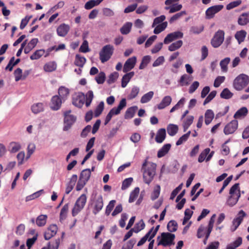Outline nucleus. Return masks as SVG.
<instances>
[{
    "label": "nucleus",
    "mask_w": 249,
    "mask_h": 249,
    "mask_svg": "<svg viewBox=\"0 0 249 249\" xmlns=\"http://www.w3.org/2000/svg\"><path fill=\"white\" fill-rule=\"evenodd\" d=\"M77 180V176L73 175L70 178V181L66 184L65 193L69 194L73 189L75 183Z\"/></svg>",
    "instance_id": "obj_18"
},
{
    "label": "nucleus",
    "mask_w": 249,
    "mask_h": 249,
    "mask_svg": "<svg viewBox=\"0 0 249 249\" xmlns=\"http://www.w3.org/2000/svg\"><path fill=\"white\" fill-rule=\"evenodd\" d=\"M238 121L236 120H232L224 128V133L225 135L233 133L238 127Z\"/></svg>",
    "instance_id": "obj_11"
},
{
    "label": "nucleus",
    "mask_w": 249,
    "mask_h": 249,
    "mask_svg": "<svg viewBox=\"0 0 249 249\" xmlns=\"http://www.w3.org/2000/svg\"><path fill=\"white\" fill-rule=\"evenodd\" d=\"M167 228L168 231L171 232L176 231L178 229L177 222L173 220L170 221L167 224Z\"/></svg>",
    "instance_id": "obj_43"
},
{
    "label": "nucleus",
    "mask_w": 249,
    "mask_h": 249,
    "mask_svg": "<svg viewBox=\"0 0 249 249\" xmlns=\"http://www.w3.org/2000/svg\"><path fill=\"white\" fill-rule=\"evenodd\" d=\"M119 77V73L117 72H113L111 73L107 80V83L109 84L113 83L115 82V81Z\"/></svg>",
    "instance_id": "obj_59"
},
{
    "label": "nucleus",
    "mask_w": 249,
    "mask_h": 249,
    "mask_svg": "<svg viewBox=\"0 0 249 249\" xmlns=\"http://www.w3.org/2000/svg\"><path fill=\"white\" fill-rule=\"evenodd\" d=\"M106 79V74L104 72L101 71L96 77L95 80L98 84H102Z\"/></svg>",
    "instance_id": "obj_55"
},
{
    "label": "nucleus",
    "mask_w": 249,
    "mask_h": 249,
    "mask_svg": "<svg viewBox=\"0 0 249 249\" xmlns=\"http://www.w3.org/2000/svg\"><path fill=\"white\" fill-rule=\"evenodd\" d=\"M48 216L46 214L39 215L36 219V224L39 227L44 226L47 222Z\"/></svg>",
    "instance_id": "obj_38"
},
{
    "label": "nucleus",
    "mask_w": 249,
    "mask_h": 249,
    "mask_svg": "<svg viewBox=\"0 0 249 249\" xmlns=\"http://www.w3.org/2000/svg\"><path fill=\"white\" fill-rule=\"evenodd\" d=\"M238 23L241 26H245L249 23V12L242 13L238 18Z\"/></svg>",
    "instance_id": "obj_22"
},
{
    "label": "nucleus",
    "mask_w": 249,
    "mask_h": 249,
    "mask_svg": "<svg viewBox=\"0 0 249 249\" xmlns=\"http://www.w3.org/2000/svg\"><path fill=\"white\" fill-rule=\"evenodd\" d=\"M229 194L226 203L228 206L232 207L237 203L241 196L239 183H235L231 186L230 189Z\"/></svg>",
    "instance_id": "obj_2"
},
{
    "label": "nucleus",
    "mask_w": 249,
    "mask_h": 249,
    "mask_svg": "<svg viewBox=\"0 0 249 249\" xmlns=\"http://www.w3.org/2000/svg\"><path fill=\"white\" fill-rule=\"evenodd\" d=\"M56 68V63L54 61H50L44 65L43 69L45 71L50 72L54 71Z\"/></svg>",
    "instance_id": "obj_28"
},
{
    "label": "nucleus",
    "mask_w": 249,
    "mask_h": 249,
    "mask_svg": "<svg viewBox=\"0 0 249 249\" xmlns=\"http://www.w3.org/2000/svg\"><path fill=\"white\" fill-rule=\"evenodd\" d=\"M68 211L69 204L67 203L65 204L61 210L59 217V220L61 222H62L63 220L66 219L67 216Z\"/></svg>",
    "instance_id": "obj_34"
},
{
    "label": "nucleus",
    "mask_w": 249,
    "mask_h": 249,
    "mask_svg": "<svg viewBox=\"0 0 249 249\" xmlns=\"http://www.w3.org/2000/svg\"><path fill=\"white\" fill-rule=\"evenodd\" d=\"M63 100L58 95L53 96L51 99L50 107L53 110H57L61 107Z\"/></svg>",
    "instance_id": "obj_15"
},
{
    "label": "nucleus",
    "mask_w": 249,
    "mask_h": 249,
    "mask_svg": "<svg viewBox=\"0 0 249 249\" xmlns=\"http://www.w3.org/2000/svg\"><path fill=\"white\" fill-rule=\"evenodd\" d=\"M154 95L153 91H149L146 94H144L141 99L142 103H146L149 102L153 97Z\"/></svg>",
    "instance_id": "obj_48"
},
{
    "label": "nucleus",
    "mask_w": 249,
    "mask_h": 249,
    "mask_svg": "<svg viewBox=\"0 0 249 249\" xmlns=\"http://www.w3.org/2000/svg\"><path fill=\"white\" fill-rule=\"evenodd\" d=\"M134 75V72L133 71H131L125 74L123 76L122 79V87L123 88H125L127 86L128 82L130 81V79L133 77Z\"/></svg>",
    "instance_id": "obj_26"
},
{
    "label": "nucleus",
    "mask_w": 249,
    "mask_h": 249,
    "mask_svg": "<svg viewBox=\"0 0 249 249\" xmlns=\"http://www.w3.org/2000/svg\"><path fill=\"white\" fill-rule=\"evenodd\" d=\"M112 45L107 44L103 47L99 53L100 59L102 63L107 61L111 57L114 52Z\"/></svg>",
    "instance_id": "obj_5"
},
{
    "label": "nucleus",
    "mask_w": 249,
    "mask_h": 249,
    "mask_svg": "<svg viewBox=\"0 0 249 249\" xmlns=\"http://www.w3.org/2000/svg\"><path fill=\"white\" fill-rule=\"evenodd\" d=\"M145 227V224L142 219H141L139 222L136 223L134 227L132 229L135 233H138Z\"/></svg>",
    "instance_id": "obj_47"
},
{
    "label": "nucleus",
    "mask_w": 249,
    "mask_h": 249,
    "mask_svg": "<svg viewBox=\"0 0 249 249\" xmlns=\"http://www.w3.org/2000/svg\"><path fill=\"white\" fill-rule=\"evenodd\" d=\"M89 205H91L92 208V213L94 215H96L102 210L104 206V201L102 196L99 195L94 198L91 197Z\"/></svg>",
    "instance_id": "obj_4"
},
{
    "label": "nucleus",
    "mask_w": 249,
    "mask_h": 249,
    "mask_svg": "<svg viewBox=\"0 0 249 249\" xmlns=\"http://www.w3.org/2000/svg\"><path fill=\"white\" fill-rule=\"evenodd\" d=\"M59 96L63 101H65L70 93L69 89L63 86H61L58 91Z\"/></svg>",
    "instance_id": "obj_25"
},
{
    "label": "nucleus",
    "mask_w": 249,
    "mask_h": 249,
    "mask_svg": "<svg viewBox=\"0 0 249 249\" xmlns=\"http://www.w3.org/2000/svg\"><path fill=\"white\" fill-rule=\"evenodd\" d=\"M70 30L69 25L64 23L60 24L57 28V35L60 36L64 37L67 35Z\"/></svg>",
    "instance_id": "obj_20"
},
{
    "label": "nucleus",
    "mask_w": 249,
    "mask_h": 249,
    "mask_svg": "<svg viewBox=\"0 0 249 249\" xmlns=\"http://www.w3.org/2000/svg\"><path fill=\"white\" fill-rule=\"evenodd\" d=\"M137 61L136 57L133 56L128 58L125 62L123 67V72H127L131 70L135 66Z\"/></svg>",
    "instance_id": "obj_17"
},
{
    "label": "nucleus",
    "mask_w": 249,
    "mask_h": 249,
    "mask_svg": "<svg viewBox=\"0 0 249 249\" xmlns=\"http://www.w3.org/2000/svg\"><path fill=\"white\" fill-rule=\"evenodd\" d=\"M183 34L180 31L174 32L167 35L164 39V43L165 44H169L172 41L183 37Z\"/></svg>",
    "instance_id": "obj_12"
},
{
    "label": "nucleus",
    "mask_w": 249,
    "mask_h": 249,
    "mask_svg": "<svg viewBox=\"0 0 249 249\" xmlns=\"http://www.w3.org/2000/svg\"><path fill=\"white\" fill-rule=\"evenodd\" d=\"M248 112V110L246 107H242L235 112L233 117L235 119L244 117L247 115Z\"/></svg>",
    "instance_id": "obj_30"
},
{
    "label": "nucleus",
    "mask_w": 249,
    "mask_h": 249,
    "mask_svg": "<svg viewBox=\"0 0 249 249\" xmlns=\"http://www.w3.org/2000/svg\"><path fill=\"white\" fill-rule=\"evenodd\" d=\"M247 35V32L244 30L237 31L235 34V38L237 39L239 44L243 42Z\"/></svg>",
    "instance_id": "obj_35"
},
{
    "label": "nucleus",
    "mask_w": 249,
    "mask_h": 249,
    "mask_svg": "<svg viewBox=\"0 0 249 249\" xmlns=\"http://www.w3.org/2000/svg\"><path fill=\"white\" fill-rule=\"evenodd\" d=\"M189 79L190 77L187 74H185L182 75L178 82L180 86H184L188 85L190 81Z\"/></svg>",
    "instance_id": "obj_46"
},
{
    "label": "nucleus",
    "mask_w": 249,
    "mask_h": 249,
    "mask_svg": "<svg viewBox=\"0 0 249 249\" xmlns=\"http://www.w3.org/2000/svg\"><path fill=\"white\" fill-rule=\"evenodd\" d=\"M126 106V101L125 98H123L120 102L117 107L112 108L109 111L113 115H118L120 114L121 110Z\"/></svg>",
    "instance_id": "obj_19"
},
{
    "label": "nucleus",
    "mask_w": 249,
    "mask_h": 249,
    "mask_svg": "<svg viewBox=\"0 0 249 249\" xmlns=\"http://www.w3.org/2000/svg\"><path fill=\"white\" fill-rule=\"evenodd\" d=\"M139 91L140 89L136 86H134L132 87L131 92L128 96V99L131 100L135 98L138 95Z\"/></svg>",
    "instance_id": "obj_53"
},
{
    "label": "nucleus",
    "mask_w": 249,
    "mask_h": 249,
    "mask_svg": "<svg viewBox=\"0 0 249 249\" xmlns=\"http://www.w3.org/2000/svg\"><path fill=\"white\" fill-rule=\"evenodd\" d=\"M225 80V77L224 76H219L216 78L214 80L213 86L215 88H218L220 86L221 83L224 82Z\"/></svg>",
    "instance_id": "obj_64"
},
{
    "label": "nucleus",
    "mask_w": 249,
    "mask_h": 249,
    "mask_svg": "<svg viewBox=\"0 0 249 249\" xmlns=\"http://www.w3.org/2000/svg\"><path fill=\"white\" fill-rule=\"evenodd\" d=\"M171 147L170 143L164 144L158 151L157 156L158 158H161L164 156L169 151Z\"/></svg>",
    "instance_id": "obj_27"
},
{
    "label": "nucleus",
    "mask_w": 249,
    "mask_h": 249,
    "mask_svg": "<svg viewBox=\"0 0 249 249\" xmlns=\"http://www.w3.org/2000/svg\"><path fill=\"white\" fill-rule=\"evenodd\" d=\"M178 130V126L174 124H169L167 127V133L171 136L175 135L177 133Z\"/></svg>",
    "instance_id": "obj_36"
},
{
    "label": "nucleus",
    "mask_w": 249,
    "mask_h": 249,
    "mask_svg": "<svg viewBox=\"0 0 249 249\" xmlns=\"http://www.w3.org/2000/svg\"><path fill=\"white\" fill-rule=\"evenodd\" d=\"M175 235L170 232H162L161 234L160 240L158 242V245H162L164 247L170 246L174 245V242Z\"/></svg>",
    "instance_id": "obj_7"
},
{
    "label": "nucleus",
    "mask_w": 249,
    "mask_h": 249,
    "mask_svg": "<svg viewBox=\"0 0 249 249\" xmlns=\"http://www.w3.org/2000/svg\"><path fill=\"white\" fill-rule=\"evenodd\" d=\"M104 108V103L101 101L97 106L94 110V116L96 117H98L101 115Z\"/></svg>",
    "instance_id": "obj_51"
},
{
    "label": "nucleus",
    "mask_w": 249,
    "mask_h": 249,
    "mask_svg": "<svg viewBox=\"0 0 249 249\" xmlns=\"http://www.w3.org/2000/svg\"><path fill=\"white\" fill-rule=\"evenodd\" d=\"M71 110H69L64 112V131L69 130L76 120V117L71 114Z\"/></svg>",
    "instance_id": "obj_8"
},
{
    "label": "nucleus",
    "mask_w": 249,
    "mask_h": 249,
    "mask_svg": "<svg viewBox=\"0 0 249 249\" xmlns=\"http://www.w3.org/2000/svg\"><path fill=\"white\" fill-rule=\"evenodd\" d=\"M136 242V240L134 238H132L127 242L123 246L122 249H132Z\"/></svg>",
    "instance_id": "obj_58"
},
{
    "label": "nucleus",
    "mask_w": 249,
    "mask_h": 249,
    "mask_svg": "<svg viewBox=\"0 0 249 249\" xmlns=\"http://www.w3.org/2000/svg\"><path fill=\"white\" fill-rule=\"evenodd\" d=\"M224 6L223 5H216L208 8L206 11V17L208 19L212 18L214 15L220 11Z\"/></svg>",
    "instance_id": "obj_10"
},
{
    "label": "nucleus",
    "mask_w": 249,
    "mask_h": 249,
    "mask_svg": "<svg viewBox=\"0 0 249 249\" xmlns=\"http://www.w3.org/2000/svg\"><path fill=\"white\" fill-rule=\"evenodd\" d=\"M85 96L83 93H78L72 99V104L78 107H81L85 103Z\"/></svg>",
    "instance_id": "obj_14"
},
{
    "label": "nucleus",
    "mask_w": 249,
    "mask_h": 249,
    "mask_svg": "<svg viewBox=\"0 0 249 249\" xmlns=\"http://www.w3.org/2000/svg\"><path fill=\"white\" fill-rule=\"evenodd\" d=\"M167 22L164 21L161 24H158L154 30V33L155 34H159L163 31H164L167 26Z\"/></svg>",
    "instance_id": "obj_40"
},
{
    "label": "nucleus",
    "mask_w": 249,
    "mask_h": 249,
    "mask_svg": "<svg viewBox=\"0 0 249 249\" xmlns=\"http://www.w3.org/2000/svg\"><path fill=\"white\" fill-rule=\"evenodd\" d=\"M93 93L92 92V91L91 90H89L88 91V92L87 93V94H86V98H85V104H86V107H89V105H90L92 100H93Z\"/></svg>",
    "instance_id": "obj_54"
},
{
    "label": "nucleus",
    "mask_w": 249,
    "mask_h": 249,
    "mask_svg": "<svg viewBox=\"0 0 249 249\" xmlns=\"http://www.w3.org/2000/svg\"><path fill=\"white\" fill-rule=\"evenodd\" d=\"M233 93L228 89H224L220 93V97L225 99H229L233 96Z\"/></svg>",
    "instance_id": "obj_42"
},
{
    "label": "nucleus",
    "mask_w": 249,
    "mask_h": 249,
    "mask_svg": "<svg viewBox=\"0 0 249 249\" xmlns=\"http://www.w3.org/2000/svg\"><path fill=\"white\" fill-rule=\"evenodd\" d=\"M156 164L147 162L146 160L143 163L142 171V172L143 181L145 183L149 184L153 180L156 174Z\"/></svg>",
    "instance_id": "obj_1"
},
{
    "label": "nucleus",
    "mask_w": 249,
    "mask_h": 249,
    "mask_svg": "<svg viewBox=\"0 0 249 249\" xmlns=\"http://www.w3.org/2000/svg\"><path fill=\"white\" fill-rule=\"evenodd\" d=\"M132 23L130 22L125 23L120 29V32L123 35H127L131 31Z\"/></svg>",
    "instance_id": "obj_39"
},
{
    "label": "nucleus",
    "mask_w": 249,
    "mask_h": 249,
    "mask_svg": "<svg viewBox=\"0 0 249 249\" xmlns=\"http://www.w3.org/2000/svg\"><path fill=\"white\" fill-rule=\"evenodd\" d=\"M44 104L43 103H37L34 104L31 106V110L33 113L37 114L44 110Z\"/></svg>",
    "instance_id": "obj_21"
},
{
    "label": "nucleus",
    "mask_w": 249,
    "mask_h": 249,
    "mask_svg": "<svg viewBox=\"0 0 249 249\" xmlns=\"http://www.w3.org/2000/svg\"><path fill=\"white\" fill-rule=\"evenodd\" d=\"M135 112L134 107H130L127 109L125 112L124 118L125 119H131L133 117Z\"/></svg>",
    "instance_id": "obj_52"
},
{
    "label": "nucleus",
    "mask_w": 249,
    "mask_h": 249,
    "mask_svg": "<svg viewBox=\"0 0 249 249\" xmlns=\"http://www.w3.org/2000/svg\"><path fill=\"white\" fill-rule=\"evenodd\" d=\"M216 91L213 90L210 92L208 96L206 97L203 102V105H206L209 103L211 100H212L216 95Z\"/></svg>",
    "instance_id": "obj_61"
},
{
    "label": "nucleus",
    "mask_w": 249,
    "mask_h": 249,
    "mask_svg": "<svg viewBox=\"0 0 249 249\" xmlns=\"http://www.w3.org/2000/svg\"><path fill=\"white\" fill-rule=\"evenodd\" d=\"M214 116L213 111L211 109H207L205 113V123L206 125L209 124Z\"/></svg>",
    "instance_id": "obj_29"
},
{
    "label": "nucleus",
    "mask_w": 249,
    "mask_h": 249,
    "mask_svg": "<svg viewBox=\"0 0 249 249\" xmlns=\"http://www.w3.org/2000/svg\"><path fill=\"white\" fill-rule=\"evenodd\" d=\"M183 42L182 40H178L175 42L172 43L169 47L168 50L171 51H175V50L179 49L182 45Z\"/></svg>",
    "instance_id": "obj_45"
},
{
    "label": "nucleus",
    "mask_w": 249,
    "mask_h": 249,
    "mask_svg": "<svg viewBox=\"0 0 249 249\" xmlns=\"http://www.w3.org/2000/svg\"><path fill=\"white\" fill-rule=\"evenodd\" d=\"M182 7L181 4H172L171 6H166L165 10H169L170 13H173L179 11Z\"/></svg>",
    "instance_id": "obj_44"
},
{
    "label": "nucleus",
    "mask_w": 249,
    "mask_h": 249,
    "mask_svg": "<svg viewBox=\"0 0 249 249\" xmlns=\"http://www.w3.org/2000/svg\"><path fill=\"white\" fill-rule=\"evenodd\" d=\"M87 196L85 194L81 195L76 200L72 210L71 214L75 216L85 207L87 202Z\"/></svg>",
    "instance_id": "obj_6"
},
{
    "label": "nucleus",
    "mask_w": 249,
    "mask_h": 249,
    "mask_svg": "<svg viewBox=\"0 0 249 249\" xmlns=\"http://www.w3.org/2000/svg\"><path fill=\"white\" fill-rule=\"evenodd\" d=\"M166 17L164 15H161L159 17L156 18L153 21L152 25V27H154L158 24H161L163 22V21L165 19Z\"/></svg>",
    "instance_id": "obj_60"
},
{
    "label": "nucleus",
    "mask_w": 249,
    "mask_h": 249,
    "mask_svg": "<svg viewBox=\"0 0 249 249\" xmlns=\"http://www.w3.org/2000/svg\"><path fill=\"white\" fill-rule=\"evenodd\" d=\"M166 138V130L165 128L160 129L157 133L155 141L157 143H161Z\"/></svg>",
    "instance_id": "obj_24"
},
{
    "label": "nucleus",
    "mask_w": 249,
    "mask_h": 249,
    "mask_svg": "<svg viewBox=\"0 0 249 249\" xmlns=\"http://www.w3.org/2000/svg\"><path fill=\"white\" fill-rule=\"evenodd\" d=\"M139 193L140 188L138 187L135 188V189L130 193L128 202L129 203L133 202L138 197Z\"/></svg>",
    "instance_id": "obj_41"
},
{
    "label": "nucleus",
    "mask_w": 249,
    "mask_h": 249,
    "mask_svg": "<svg viewBox=\"0 0 249 249\" xmlns=\"http://www.w3.org/2000/svg\"><path fill=\"white\" fill-rule=\"evenodd\" d=\"M249 83V76L245 74H240L233 81V86L237 90H241Z\"/></svg>",
    "instance_id": "obj_3"
},
{
    "label": "nucleus",
    "mask_w": 249,
    "mask_h": 249,
    "mask_svg": "<svg viewBox=\"0 0 249 249\" xmlns=\"http://www.w3.org/2000/svg\"><path fill=\"white\" fill-rule=\"evenodd\" d=\"M90 176V170L89 169H86L82 170V171L81 172L79 178L87 182L89 180Z\"/></svg>",
    "instance_id": "obj_31"
},
{
    "label": "nucleus",
    "mask_w": 249,
    "mask_h": 249,
    "mask_svg": "<svg viewBox=\"0 0 249 249\" xmlns=\"http://www.w3.org/2000/svg\"><path fill=\"white\" fill-rule=\"evenodd\" d=\"M186 14L185 11H181L173 16L169 19V22L172 23L175 21L179 19L181 17Z\"/></svg>",
    "instance_id": "obj_63"
},
{
    "label": "nucleus",
    "mask_w": 249,
    "mask_h": 249,
    "mask_svg": "<svg viewBox=\"0 0 249 249\" xmlns=\"http://www.w3.org/2000/svg\"><path fill=\"white\" fill-rule=\"evenodd\" d=\"M45 53V50L40 49L36 50L32 55L30 56L31 60H36L40 58Z\"/></svg>",
    "instance_id": "obj_49"
},
{
    "label": "nucleus",
    "mask_w": 249,
    "mask_h": 249,
    "mask_svg": "<svg viewBox=\"0 0 249 249\" xmlns=\"http://www.w3.org/2000/svg\"><path fill=\"white\" fill-rule=\"evenodd\" d=\"M224 32L219 30L211 40V44L214 48H217L223 43L224 39Z\"/></svg>",
    "instance_id": "obj_9"
},
{
    "label": "nucleus",
    "mask_w": 249,
    "mask_h": 249,
    "mask_svg": "<svg viewBox=\"0 0 249 249\" xmlns=\"http://www.w3.org/2000/svg\"><path fill=\"white\" fill-rule=\"evenodd\" d=\"M57 230L58 228L56 225H51L44 232V236L45 239L48 240L53 237L56 234Z\"/></svg>",
    "instance_id": "obj_13"
},
{
    "label": "nucleus",
    "mask_w": 249,
    "mask_h": 249,
    "mask_svg": "<svg viewBox=\"0 0 249 249\" xmlns=\"http://www.w3.org/2000/svg\"><path fill=\"white\" fill-rule=\"evenodd\" d=\"M160 185H157L156 188L154 189L151 195V199L152 200H155L158 198L160 194Z\"/></svg>",
    "instance_id": "obj_57"
},
{
    "label": "nucleus",
    "mask_w": 249,
    "mask_h": 249,
    "mask_svg": "<svg viewBox=\"0 0 249 249\" xmlns=\"http://www.w3.org/2000/svg\"><path fill=\"white\" fill-rule=\"evenodd\" d=\"M115 203L116 200H112L109 202L108 204L107 205L105 212V214L107 216L110 214L111 212L112 211L113 208L114 207Z\"/></svg>",
    "instance_id": "obj_56"
},
{
    "label": "nucleus",
    "mask_w": 249,
    "mask_h": 249,
    "mask_svg": "<svg viewBox=\"0 0 249 249\" xmlns=\"http://www.w3.org/2000/svg\"><path fill=\"white\" fill-rule=\"evenodd\" d=\"M230 58L229 57H226L224 59L222 60L220 62V66L221 67L222 71L227 72L228 71L227 65L230 62Z\"/></svg>",
    "instance_id": "obj_50"
},
{
    "label": "nucleus",
    "mask_w": 249,
    "mask_h": 249,
    "mask_svg": "<svg viewBox=\"0 0 249 249\" xmlns=\"http://www.w3.org/2000/svg\"><path fill=\"white\" fill-rule=\"evenodd\" d=\"M132 181V178H129L125 179L123 182L122 185V189L125 190L126 189H127L131 184Z\"/></svg>",
    "instance_id": "obj_62"
},
{
    "label": "nucleus",
    "mask_w": 249,
    "mask_h": 249,
    "mask_svg": "<svg viewBox=\"0 0 249 249\" xmlns=\"http://www.w3.org/2000/svg\"><path fill=\"white\" fill-rule=\"evenodd\" d=\"M242 243V238L238 237L236 240L227 245L226 249H235L239 247Z\"/></svg>",
    "instance_id": "obj_37"
},
{
    "label": "nucleus",
    "mask_w": 249,
    "mask_h": 249,
    "mask_svg": "<svg viewBox=\"0 0 249 249\" xmlns=\"http://www.w3.org/2000/svg\"><path fill=\"white\" fill-rule=\"evenodd\" d=\"M86 62V59L85 57L82 56L79 54L76 55L74 62L76 66H78L80 68H83Z\"/></svg>",
    "instance_id": "obj_33"
},
{
    "label": "nucleus",
    "mask_w": 249,
    "mask_h": 249,
    "mask_svg": "<svg viewBox=\"0 0 249 249\" xmlns=\"http://www.w3.org/2000/svg\"><path fill=\"white\" fill-rule=\"evenodd\" d=\"M21 148L20 144L18 142H12L9 143L8 150L10 153H16Z\"/></svg>",
    "instance_id": "obj_32"
},
{
    "label": "nucleus",
    "mask_w": 249,
    "mask_h": 249,
    "mask_svg": "<svg viewBox=\"0 0 249 249\" xmlns=\"http://www.w3.org/2000/svg\"><path fill=\"white\" fill-rule=\"evenodd\" d=\"M172 102V98L170 96H165L161 100L160 103L157 105L159 109H162L168 106Z\"/></svg>",
    "instance_id": "obj_23"
},
{
    "label": "nucleus",
    "mask_w": 249,
    "mask_h": 249,
    "mask_svg": "<svg viewBox=\"0 0 249 249\" xmlns=\"http://www.w3.org/2000/svg\"><path fill=\"white\" fill-rule=\"evenodd\" d=\"M246 215V213L243 210H241L239 212L237 217L234 218L232 221V227L231 228L232 231H235L237 229L238 226L242 223L243 218Z\"/></svg>",
    "instance_id": "obj_16"
}]
</instances>
